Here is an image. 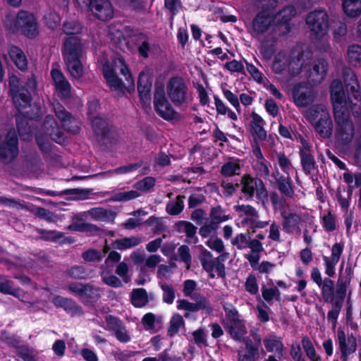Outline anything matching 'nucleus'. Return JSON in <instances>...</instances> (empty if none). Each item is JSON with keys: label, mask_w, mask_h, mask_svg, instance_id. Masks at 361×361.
<instances>
[{"label": "nucleus", "mask_w": 361, "mask_h": 361, "mask_svg": "<svg viewBox=\"0 0 361 361\" xmlns=\"http://www.w3.org/2000/svg\"><path fill=\"white\" fill-rule=\"evenodd\" d=\"M241 342L245 343V349L247 350V355L253 359V361H256V358L259 357V348L258 345L253 344L252 341L249 338H245Z\"/></svg>", "instance_id": "5fc2aeb1"}, {"label": "nucleus", "mask_w": 361, "mask_h": 361, "mask_svg": "<svg viewBox=\"0 0 361 361\" xmlns=\"http://www.w3.org/2000/svg\"><path fill=\"white\" fill-rule=\"evenodd\" d=\"M301 164L305 173L307 175L310 174L312 171L315 169L316 162L314 157L308 152L300 149V152Z\"/></svg>", "instance_id": "e433bc0d"}, {"label": "nucleus", "mask_w": 361, "mask_h": 361, "mask_svg": "<svg viewBox=\"0 0 361 361\" xmlns=\"http://www.w3.org/2000/svg\"><path fill=\"white\" fill-rule=\"evenodd\" d=\"M53 109L56 116L60 120L65 130L73 134L79 133V122L73 115L66 110L59 102L53 104Z\"/></svg>", "instance_id": "9b49d317"}, {"label": "nucleus", "mask_w": 361, "mask_h": 361, "mask_svg": "<svg viewBox=\"0 0 361 361\" xmlns=\"http://www.w3.org/2000/svg\"><path fill=\"white\" fill-rule=\"evenodd\" d=\"M114 66L116 71H119L121 74L126 77L127 85L125 87L126 90L129 92H133L135 91V83L132 78L131 73H130L128 66L125 63L123 59L118 58L114 61Z\"/></svg>", "instance_id": "a878e982"}, {"label": "nucleus", "mask_w": 361, "mask_h": 361, "mask_svg": "<svg viewBox=\"0 0 361 361\" xmlns=\"http://www.w3.org/2000/svg\"><path fill=\"white\" fill-rule=\"evenodd\" d=\"M8 54L15 65L20 70H25L27 67L26 56L23 51L16 46H11Z\"/></svg>", "instance_id": "bb28decb"}, {"label": "nucleus", "mask_w": 361, "mask_h": 361, "mask_svg": "<svg viewBox=\"0 0 361 361\" xmlns=\"http://www.w3.org/2000/svg\"><path fill=\"white\" fill-rule=\"evenodd\" d=\"M92 128L97 144L103 149L111 147L118 142V133L108 121L94 118L92 119Z\"/></svg>", "instance_id": "7ed1b4c3"}, {"label": "nucleus", "mask_w": 361, "mask_h": 361, "mask_svg": "<svg viewBox=\"0 0 361 361\" xmlns=\"http://www.w3.org/2000/svg\"><path fill=\"white\" fill-rule=\"evenodd\" d=\"M177 308L178 310H184L188 312H197L199 310H205V308L201 303L190 302L186 300H179L178 301Z\"/></svg>", "instance_id": "49530a36"}, {"label": "nucleus", "mask_w": 361, "mask_h": 361, "mask_svg": "<svg viewBox=\"0 0 361 361\" xmlns=\"http://www.w3.org/2000/svg\"><path fill=\"white\" fill-rule=\"evenodd\" d=\"M305 21L312 37L320 40L327 35L329 17L325 10L319 9L310 12L306 16Z\"/></svg>", "instance_id": "20e7f679"}, {"label": "nucleus", "mask_w": 361, "mask_h": 361, "mask_svg": "<svg viewBox=\"0 0 361 361\" xmlns=\"http://www.w3.org/2000/svg\"><path fill=\"white\" fill-rule=\"evenodd\" d=\"M83 2L98 20L107 21L114 16L113 7L109 0H83Z\"/></svg>", "instance_id": "1a4fd4ad"}, {"label": "nucleus", "mask_w": 361, "mask_h": 361, "mask_svg": "<svg viewBox=\"0 0 361 361\" xmlns=\"http://www.w3.org/2000/svg\"><path fill=\"white\" fill-rule=\"evenodd\" d=\"M185 325V321L181 315L175 314L171 319L169 327L168 329V335L171 337L176 334L181 326Z\"/></svg>", "instance_id": "79ce46f5"}, {"label": "nucleus", "mask_w": 361, "mask_h": 361, "mask_svg": "<svg viewBox=\"0 0 361 361\" xmlns=\"http://www.w3.org/2000/svg\"><path fill=\"white\" fill-rule=\"evenodd\" d=\"M82 257L87 262H99L102 259L101 252L94 249H90L82 252Z\"/></svg>", "instance_id": "e2e57ef3"}, {"label": "nucleus", "mask_w": 361, "mask_h": 361, "mask_svg": "<svg viewBox=\"0 0 361 361\" xmlns=\"http://www.w3.org/2000/svg\"><path fill=\"white\" fill-rule=\"evenodd\" d=\"M152 85L150 77L145 72H140L137 79V91L140 99L143 103H148L151 100L150 90Z\"/></svg>", "instance_id": "412c9836"}, {"label": "nucleus", "mask_w": 361, "mask_h": 361, "mask_svg": "<svg viewBox=\"0 0 361 361\" xmlns=\"http://www.w3.org/2000/svg\"><path fill=\"white\" fill-rule=\"evenodd\" d=\"M283 216V228L287 233H291L293 229L295 228L301 221V218L299 215L295 213H290L286 214V212H282Z\"/></svg>", "instance_id": "c9c22d12"}, {"label": "nucleus", "mask_w": 361, "mask_h": 361, "mask_svg": "<svg viewBox=\"0 0 361 361\" xmlns=\"http://www.w3.org/2000/svg\"><path fill=\"white\" fill-rule=\"evenodd\" d=\"M37 232L40 235L35 238L36 240H42L44 241L57 242L63 237V233L57 231H48L42 228H37Z\"/></svg>", "instance_id": "4c0bfd02"}, {"label": "nucleus", "mask_w": 361, "mask_h": 361, "mask_svg": "<svg viewBox=\"0 0 361 361\" xmlns=\"http://www.w3.org/2000/svg\"><path fill=\"white\" fill-rule=\"evenodd\" d=\"M343 79L348 94L347 98L341 80H334L330 87L334 111L348 109V102L352 105H357V102H361L360 84L351 68H343Z\"/></svg>", "instance_id": "f257e3e1"}, {"label": "nucleus", "mask_w": 361, "mask_h": 361, "mask_svg": "<svg viewBox=\"0 0 361 361\" xmlns=\"http://www.w3.org/2000/svg\"><path fill=\"white\" fill-rule=\"evenodd\" d=\"M166 92L169 98L176 106L187 104L191 100L188 87L181 77H173L167 83Z\"/></svg>", "instance_id": "423d86ee"}, {"label": "nucleus", "mask_w": 361, "mask_h": 361, "mask_svg": "<svg viewBox=\"0 0 361 361\" xmlns=\"http://www.w3.org/2000/svg\"><path fill=\"white\" fill-rule=\"evenodd\" d=\"M224 310L226 313V320L223 322L224 326L241 320L239 313L235 308H229L226 306H224Z\"/></svg>", "instance_id": "09e8293b"}, {"label": "nucleus", "mask_w": 361, "mask_h": 361, "mask_svg": "<svg viewBox=\"0 0 361 361\" xmlns=\"http://www.w3.org/2000/svg\"><path fill=\"white\" fill-rule=\"evenodd\" d=\"M51 77L58 96L61 99H69L71 97V87L63 73L57 68H53L51 71Z\"/></svg>", "instance_id": "2eb2a0df"}, {"label": "nucleus", "mask_w": 361, "mask_h": 361, "mask_svg": "<svg viewBox=\"0 0 361 361\" xmlns=\"http://www.w3.org/2000/svg\"><path fill=\"white\" fill-rule=\"evenodd\" d=\"M83 26L80 22L75 20H66L62 24V33L70 36H78L81 34Z\"/></svg>", "instance_id": "7c9ffc66"}, {"label": "nucleus", "mask_w": 361, "mask_h": 361, "mask_svg": "<svg viewBox=\"0 0 361 361\" xmlns=\"http://www.w3.org/2000/svg\"><path fill=\"white\" fill-rule=\"evenodd\" d=\"M16 355L24 361H35L32 351L26 346L21 345L16 348Z\"/></svg>", "instance_id": "774afa93"}, {"label": "nucleus", "mask_w": 361, "mask_h": 361, "mask_svg": "<svg viewBox=\"0 0 361 361\" xmlns=\"http://www.w3.org/2000/svg\"><path fill=\"white\" fill-rule=\"evenodd\" d=\"M137 37L136 42H141V44L138 47L139 53L145 58L148 57V51L149 50V44L147 40V37L143 33H139L137 35H134Z\"/></svg>", "instance_id": "3c124183"}, {"label": "nucleus", "mask_w": 361, "mask_h": 361, "mask_svg": "<svg viewBox=\"0 0 361 361\" xmlns=\"http://www.w3.org/2000/svg\"><path fill=\"white\" fill-rule=\"evenodd\" d=\"M161 288L164 292L163 301L168 304H172L175 298V290L173 286L166 283H161Z\"/></svg>", "instance_id": "6e6d98bb"}, {"label": "nucleus", "mask_w": 361, "mask_h": 361, "mask_svg": "<svg viewBox=\"0 0 361 361\" xmlns=\"http://www.w3.org/2000/svg\"><path fill=\"white\" fill-rule=\"evenodd\" d=\"M81 58L64 59L68 72L75 79H80L83 75V68Z\"/></svg>", "instance_id": "c85d7f7f"}, {"label": "nucleus", "mask_w": 361, "mask_h": 361, "mask_svg": "<svg viewBox=\"0 0 361 361\" xmlns=\"http://www.w3.org/2000/svg\"><path fill=\"white\" fill-rule=\"evenodd\" d=\"M142 165H143V161H138L137 163L130 164L126 165V166H122L118 167V168H117V169H116L114 170H112V171L110 170V171H106V172H104V173H101L100 174L103 175V174L114 173H128V172L137 170V169L140 168Z\"/></svg>", "instance_id": "8fccbe9b"}, {"label": "nucleus", "mask_w": 361, "mask_h": 361, "mask_svg": "<svg viewBox=\"0 0 361 361\" xmlns=\"http://www.w3.org/2000/svg\"><path fill=\"white\" fill-rule=\"evenodd\" d=\"M278 0H256L255 5L257 8L261 9L260 12H273L278 5Z\"/></svg>", "instance_id": "de8ad7c7"}, {"label": "nucleus", "mask_w": 361, "mask_h": 361, "mask_svg": "<svg viewBox=\"0 0 361 361\" xmlns=\"http://www.w3.org/2000/svg\"><path fill=\"white\" fill-rule=\"evenodd\" d=\"M295 9L293 6H285L281 9L278 15L281 18V20L286 23L291 20V18L295 15Z\"/></svg>", "instance_id": "052dcab7"}, {"label": "nucleus", "mask_w": 361, "mask_h": 361, "mask_svg": "<svg viewBox=\"0 0 361 361\" xmlns=\"http://www.w3.org/2000/svg\"><path fill=\"white\" fill-rule=\"evenodd\" d=\"M264 343L268 351L272 352L276 350L280 355L283 354V345L280 341L274 339H264Z\"/></svg>", "instance_id": "13d9d810"}, {"label": "nucleus", "mask_w": 361, "mask_h": 361, "mask_svg": "<svg viewBox=\"0 0 361 361\" xmlns=\"http://www.w3.org/2000/svg\"><path fill=\"white\" fill-rule=\"evenodd\" d=\"M19 32L29 39L35 38L39 34L37 20L35 15L25 10L18 11Z\"/></svg>", "instance_id": "6e6552de"}, {"label": "nucleus", "mask_w": 361, "mask_h": 361, "mask_svg": "<svg viewBox=\"0 0 361 361\" xmlns=\"http://www.w3.org/2000/svg\"><path fill=\"white\" fill-rule=\"evenodd\" d=\"M343 266L341 268L339 277L336 283V290L341 293V292L346 293L347 286L350 285L353 275V271L351 267H347L345 270V274L342 275L341 271Z\"/></svg>", "instance_id": "72a5a7b5"}, {"label": "nucleus", "mask_w": 361, "mask_h": 361, "mask_svg": "<svg viewBox=\"0 0 361 361\" xmlns=\"http://www.w3.org/2000/svg\"><path fill=\"white\" fill-rule=\"evenodd\" d=\"M349 63L353 66H360L361 63V46L352 44L348 49Z\"/></svg>", "instance_id": "ea45409f"}, {"label": "nucleus", "mask_w": 361, "mask_h": 361, "mask_svg": "<svg viewBox=\"0 0 361 361\" xmlns=\"http://www.w3.org/2000/svg\"><path fill=\"white\" fill-rule=\"evenodd\" d=\"M154 105L159 115L166 121H171L176 114L168 101L163 88L157 89L154 95Z\"/></svg>", "instance_id": "9d476101"}, {"label": "nucleus", "mask_w": 361, "mask_h": 361, "mask_svg": "<svg viewBox=\"0 0 361 361\" xmlns=\"http://www.w3.org/2000/svg\"><path fill=\"white\" fill-rule=\"evenodd\" d=\"M336 123V137L342 145L350 143L354 136V126L350 119L349 110L334 111Z\"/></svg>", "instance_id": "39448f33"}, {"label": "nucleus", "mask_w": 361, "mask_h": 361, "mask_svg": "<svg viewBox=\"0 0 361 361\" xmlns=\"http://www.w3.org/2000/svg\"><path fill=\"white\" fill-rule=\"evenodd\" d=\"M52 302L56 307L63 308L72 316L83 314L82 307L71 298L56 295L53 298Z\"/></svg>", "instance_id": "a211bd4d"}, {"label": "nucleus", "mask_w": 361, "mask_h": 361, "mask_svg": "<svg viewBox=\"0 0 361 361\" xmlns=\"http://www.w3.org/2000/svg\"><path fill=\"white\" fill-rule=\"evenodd\" d=\"M131 302L135 307H142L148 302L147 291L144 288L133 289L130 295Z\"/></svg>", "instance_id": "f704fd0d"}, {"label": "nucleus", "mask_w": 361, "mask_h": 361, "mask_svg": "<svg viewBox=\"0 0 361 361\" xmlns=\"http://www.w3.org/2000/svg\"><path fill=\"white\" fill-rule=\"evenodd\" d=\"M240 169V166L233 162H227L224 164L221 169V173L224 176H231L235 175V171Z\"/></svg>", "instance_id": "338daca9"}, {"label": "nucleus", "mask_w": 361, "mask_h": 361, "mask_svg": "<svg viewBox=\"0 0 361 361\" xmlns=\"http://www.w3.org/2000/svg\"><path fill=\"white\" fill-rule=\"evenodd\" d=\"M141 241V238L137 236H132L130 238L126 237L121 239L116 240L111 243V246L114 249L123 250L135 247L138 245Z\"/></svg>", "instance_id": "2f4dec72"}, {"label": "nucleus", "mask_w": 361, "mask_h": 361, "mask_svg": "<svg viewBox=\"0 0 361 361\" xmlns=\"http://www.w3.org/2000/svg\"><path fill=\"white\" fill-rule=\"evenodd\" d=\"M338 339L339 342V348L341 352V358L345 361L348 355L356 350V338L351 335L350 336H348L346 340L344 331L338 330Z\"/></svg>", "instance_id": "aec40b11"}, {"label": "nucleus", "mask_w": 361, "mask_h": 361, "mask_svg": "<svg viewBox=\"0 0 361 361\" xmlns=\"http://www.w3.org/2000/svg\"><path fill=\"white\" fill-rule=\"evenodd\" d=\"M35 216L48 222L56 221V216L52 212L44 207H37Z\"/></svg>", "instance_id": "bf43d9fd"}, {"label": "nucleus", "mask_w": 361, "mask_h": 361, "mask_svg": "<svg viewBox=\"0 0 361 361\" xmlns=\"http://www.w3.org/2000/svg\"><path fill=\"white\" fill-rule=\"evenodd\" d=\"M155 185V178L152 176H147L137 181L134 187L135 189L141 191H147L153 188Z\"/></svg>", "instance_id": "603ef678"}, {"label": "nucleus", "mask_w": 361, "mask_h": 361, "mask_svg": "<svg viewBox=\"0 0 361 361\" xmlns=\"http://www.w3.org/2000/svg\"><path fill=\"white\" fill-rule=\"evenodd\" d=\"M343 246L341 243H336L331 248V257L324 256L323 259L326 267V274L332 277L335 274V266L338 262L343 252Z\"/></svg>", "instance_id": "6ab92c4d"}, {"label": "nucleus", "mask_w": 361, "mask_h": 361, "mask_svg": "<svg viewBox=\"0 0 361 361\" xmlns=\"http://www.w3.org/2000/svg\"><path fill=\"white\" fill-rule=\"evenodd\" d=\"M273 19L268 13L259 12L252 20L250 32L252 37H259L271 27Z\"/></svg>", "instance_id": "dca6fc26"}, {"label": "nucleus", "mask_w": 361, "mask_h": 361, "mask_svg": "<svg viewBox=\"0 0 361 361\" xmlns=\"http://www.w3.org/2000/svg\"><path fill=\"white\" fill-rule=\"evenodd\" d=\"M329 63L324 59L314 60L309 67L307 79L310 84L319 85L326 78Z\"/></svg>", "instance_id": "4468645a"}, {"label": "nucleus", "mask_w": 361, "mask_h": 361, "mask_svg": "<svg viewBox=\"0 0 361 361\" xmlns=\"http://www.w3.org/2000/svg\"><path fill=\"white\" fill-rule=\"evenodd\" d=\"M18 13L16 18H13L10 16H7L4 20V27L8 29L10 32L14 33L16 32H19L18 27Z\"/></svg>", "instance_id": "0e129e2a"}, {"label": "nucleus", "mask_w": 361, "mask_h": 361, "mask_svg": "<svg viewBox=\"0 0 361 361\" xmlns=\"http://www.w3.org/2000/svg\"><path fill=\"white\" fill-rule=\"evenodd\" d=\"M224 329L228 331L231 337L237 341H243L245 335L247 333L245 322L243 319L233 324H227L224 326Z\"/></svg>", "instance_id": "393cba45"}, {"label": "nucleus", "mask_w": 361, "mask_h": 361, "mask_svg": "<svg viewBox=\"0 0 361 361\" xmlns=\"http://www.w3.org/2000/svg\"><path fill=\"white\" fill-rule=\"evenodd\" d=\"M307 118L310 122L314 123L319 120V117L324 118V116L329 115L327 109L322 104L313 105L309 108L307 111Z\"/></svg>", "instance_id": "58836bf2"}, {"label": "nucleus", "mask_w": 361, "mask_h": 361, "mask_svg": "<svg viewBox=\"0 0 361 361\" xmlns=\"http://www.w3.org/2000/svg\"><path fill=\"white\" fill-rule=\"evenodd\" d=\"M258 180L259 178H253L250 174H245L242 176L240 180V184H242L241 192L247 200L254 197Z\"/></svg>", "instance_id": "b1692460"}, {"label": "nucleus", "mask_w": 361, "mask_h": 361, "mask_svg": "<svg viewBox=\"0 0 361 361\" xmlns=\"http://www.w3.org/2000/svg\"><path fill=\"white\" fill-rule=\"evenodd\" d=\"M43 128L44 133L54 142L59 144H63L65 142L64 133L53 116L47 115L44 118Z\"/></svg>", "instance_id": "f3484780"}, {"label": "nucleus", "mask_w": 361, "mask_h": 361, "mask_svg": "<svg viewBox=\"0 0 361 361\" xmlns=\"http://www.w3.org/2000/svg\"><path fill=\"white\" fill-rule=\"evenodd\" d=\"M342 7L349 17L356 18L361 14V0H342Z\"/></svg>", "instance_id": "cd10ccee"}, {"label": "nucleus", "mask_w": 361, "mask_h": 361, "mask_svg": "<svg viewBox=\"0 0 361 361\" xmlns=\"http://www.w3.org/2000/svg\"><path fill=\"white\" fill-rule=\"evenodd\" d=\"M66 274L74 279H85L87 277L86 269L82 266H75L66 271Z\"/></svg>", "instance_id": "864d4df0"}, {"label": "nucleus", "mask_w": 361, "mask_h": 361, "mask_svg": "<svg viewBox=\"0 0 361 361\" xmlns=\"http://www.w3.org/2000/svg\"><path fill=\"white\" fill-rule=\"evenodd\" d=\"M302 344L306 355L309 359L312 361H318L320 360V357L317 356L315 349L308 336H305L302 338Z\"/></svg>", "instance_id": "c03bdc74"}, {"label": "nucleus", "mask_w": 361, "mask_h": 361, "mask_svg": "<svg viewBox=\"0 0 361 361\" xmlns=\"http://www.w3.org/2000/svg\"><path fill=\"white\" fill-rule=\"evenodd\" d=\"M316 97V92L305 83L296 84L293 89V101L299 107L307 106L314 102Z\"/></svg>", "instance_id": "f8f14e48"}, {"label": "nucleus", "mask_w": 361, "mask_h": 361, "mask_svg": "<svg viewBox=\"0 0 361 361\" xmlns=\"http://www.w3.org/2000/svg\"><path fill=\"white\" fill-rule=\"evenodd\" d=\"M89 214L94 219L103 221H114L116 212L102 207L92 208L88 211Z\"/></svg>", "instance_id": "473e14b6"}, {"label": "nucleus", "mask_w": 361, "mask_h": 361, "mask_svg": "<svg viewBox=\"0 0 361 361\" xmlns=\"http://www.w3.org/2000/svg\"><path fill=\"white\" fill-rule=\"evenodd\" d=\"M276 188L280 193L287 198H292L295 195L294 186L289 176L274 175Z\"/></svg>", "instance_id": "4be33fe9"}, {"label": "nucleus", "mask_w": 361, "mask_h": 361, "mask_svg": "<svg viewBox=\"0 0 361 361\" xmlns=\"http://www.w3.org/2000/svg\"><path fill=\"white\" fill-rule=\"evenodd\" d=\"M185 199L184 195H178L176 197V202H169L166 204V211L168 214L173 216L178 215L182 212L184 209L183 200Z\"/></svg>", "instance_id": "a19ab883"}, {"label": "nucleus", "mask_w": 361, "mask_h": 361, "mask_svg": "<svg viewBox=\"0 0 361 361\" xmlns=\"http://www.w3.org/2000/svg\"><path fill=\"white\" fill-rule=\"evenodd\" d=\"M17 116L16 118V127L20 137L25 141H30L32 139V133L30 127L25 117Z\"/></svg>", "instance_id": "c756f323"}, {"label": "nucleus", "mask_w": 361, "mask_h": 361, "mask_svg": "<svg viewBox=\"0 0 361 361\" xmlns=\"http://www.w3.org/2000/svg\"><path fill=\"white\" fill-rule=\"evenodd\" d=\"M0 292L16 296L19 293V289L13 287V282L8 280L4 276L0 275Z\"/></svg>", "instance_id": "a18cd8bd"}, {"label": "nucleus", "mask_w": 361, "mask_h": 361, "mask_svg": "<svg viewBox=\"0 0 361 361\" xmlns=\"http://www.w3.org/2000/svg\"><path fill=\"white\" fill-rule=\"evenodd\" d=\"M145 224L154 226L153 233L159 234L164 230V226L158 217L151 216L145 221Z\"/></svg>", "instance_id": "69168bd1"}, {"label": "nucleus", "mask_w": 361, "mask_h": 361, "mask_svg": "<svg viewBox=\"0 0 361 361\" xmlns=\"http://www.w3.org/2000/svg\"><path fill=\"white\" fill-rule=\"evenodd\" d=\"M85 51V44L79 36H70L63 39V59L81 58Z\"/></svg>", "instance_id": "ddd939ff"}, {"label": "nucleus", "mask_w": 361, "mask_h": 361, "mask_svg": "<svg viewBox=\"0 0 361 361\" xmlns=\"http://www.w3.org/2000/svg\"><path fill=\"white\" fill-rule=\"evenodd\" d=\"M8 94L12 98L13 105L18 111L27 119H35L37 114L27 110L31 107L32 94L37 87V80L33 74L27 78L24 85L20 84L18 78L13 75L8 80Z\"/></svg>", "instance_id": "f03ea898"}, {"label": "nucleus", "mask_w": 361, "mask_h": 361, "mask_svg": "<svg viewBox=\"0 0 361 361\" xmlns=\"http://www.w3.org/2000/svg\"><path fill=\"white\" fill-rule=\"evenodd\" d=\"M317 133L324 138H329L331 137L333 131V123L330 115L324 116V118L319 117V120L315 121L312 123Z\"/></svg>", "instance_id": "5701e85b"}, {"label": "nucleus", "mask_w": 361, "mask_h": 361, "mask_svg": "<svg viewBox=\"0 0 361 361\" xmlns=\"http://www.w3.org/2000/svg\"><path fill=\"white\" fill-rule=\"evenodd\" d=\"M255 192L259 200L262 201L263 203L268 200L269 193L263 180L261 178H259Z\"/></svg>", "instance_id": "680f3d73"}, {"label": "nucleus", "mask_w": 361, "mask_h": 361, "mask_svg": "<svg viewBox=\"0 0 361 361\" xmlns=\"http://www.w3.org/2000/svg\"><path fill=\"white\" fill-rule=\"evenodd\" d=\"M140 196V193L137 190H130L127 192H121L114 194L111 197L114 201H128L135 199Z\"/></svg>", "instance_id": "4d7b16f0"}, {"label": "nucleus", "mask_w": 361, "mask_h": 361, "mask_svg": "<svg viewBox=\"0 0 361 361\" xmlns=\"http://www.w3.org/2000/svg\"><path fill=\"white\" fill-rule=\"evenodd\" d=\"M209 216L212 223L214 224H218L230 219V216L226 215L224 210L219 205L212 208Z\"/></svg>", "instance_id": "37998d69"}, {"label": "nucleus", "mask_w": 361, "mask_h": 361, "mask_svg": "<svg viewBox=\"0 0 361 361\" xmlns=\"http://www.w3.org/2000/svg\"><path fill=\"white\" fill-rule=\"evenodd\" d=\"M1 138L0 135V162L8 165L18 155V138L14 130H9L4 140Z\"/></svg>", "instance_id": "0eeeda50"}]
</instances>
